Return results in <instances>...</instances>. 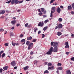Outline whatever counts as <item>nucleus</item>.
Here are the masks:
<instances>
[{"label":"nucleus","instance_id":"obj_41","mask_svg":"<svg viewBox=\"0 0 74 74\" xmlns=\"http://www.w3.org/2000/svg\"><path fill=\"white\" fill-rule=\"evenodd\" d=\"M20 25H21L20 23H18L16 24V26L17 27H18V26H20Z\"/></svg>","mask_w":74,"mask_h":74},{"label":"nucleus","instance_id":"obj_23","mask_svg":"<svg viewBox=\"0 0 74 74\" xmlns=\"http://www.w3.org/2000/svg\"><path fill=\"white\" fill-rule=\"evenodd\" d=\"M10 36H14V33H13V32H11L10 33Z\"/></svg>","mask_w":74,"mask_h":74},{"label":"nucleus","instance_id":"obj_55","mask_svg":"<svg viewBox=\"0 0 74 74\" xmlns=\"http://www.w3.org/2000/svg\"><path fill=\"white\" fill-rule=\"evenodd\" d=\"M43 18H45V17H47V16L46 15H44L43 16Z\"/></svg>","mask_w":74,"mask_h":74},{"label":"nucleus","instance_id":"obj_46","mask_svg":"<svg viewBox=\"0 0 74 74\" xmlns=\"http://www.w3.org/2000/svg\"><path fill=\"white\" fill-rule=\"evenodd\" d=\"M28 25V23H27L25 24V27H27Z\"/></svg>","mask_w":74,"mask_h":74},{"label":"nucleus","instance_id":"obj_21","mask_svg":"<svg viewBox=\"0 0 74 74\" xmlns=\"http://www.w3.org/2000/svg\"><path fill=\"white\" fill-rule=\"evenodd\" d=\"M62 21H63V19L61 18H59L58 19L59 22H62Z\"/></svg>","mask_w":74,"mask_h":74},{"label":"nucleus","instance_id":"obj_52","mask_svg":"<svg viewBox=\"0 0 74 74\" xmlns=\"http://www.w3.org/2000/svg\"><path fill=\"white\" fill-rule=\"evenodd\" d=\"M20 37H21L22 38V37H23V35H22V34H21L20 35Z\"/></svg>","mask_w":74,"mask_h":74},{"label":"nucleus","instance_id":"obj_43","mask_svg":"<svg viewBox=\"0 0 74 74\" xmlns=\"http://www.w3.org/2000/svg\"><path fill=\"white\" fill-rule=\"evenodd\" d=\"M37 61H34V64H37Z\"/></svg>","mask_w":74,"mask_h":74},{"label":"nucleus","instance_id":"obj_25","mask_svg":"<svg viewBox=\"0 0 74 74\" xmlns=\"http://www.w3.org/2000/svg\"><path fill=\"white\" fill-rule=\"evenodd\" d=\"M11 1H11V0H10L8 2H6V3H8V4H10V3H11Z\"/></svg>","mask_w":74,"mask_h":74},{"label":"nucleus","instance_id":"obj_13","mask_svg":"<svg viewBox=\"0 0 74 74\" xmlns=\"http://www.w3.org/2000/svg\"><path fill=\"white\" fill-rule=\"evenodd\" d=\"M66 72V74H71V72L70 71V70H67Z\"/></svg>","mask_w":74,"mask_h":74},{"label":"nucleus","instance_id":"obj_19","mask_svg":"<svg viewBox=\"0 0 74 74\" xmlns=\"http://www.w3.org/2000/svg\"><path fill=\"white\" fill-rule=\"evenodd\" d=\"M25 41H26V40H25V39H22L21 40V42H25Z\"/></svg>","mask_w":74,"mask_h":74},{"label":"nucleus","instance_id":"obj_36","mask_svg":"<svg viewBox=\"0 0 74 74\" xmlns=\"http://www.w3.org/2000/svg\"><path fill=\"white\" fill-rule=\"evenodd\" d=\"M65 45H69V42H65Z\"/></svg>","mask_w":74,"mask_h":74},{"label":"nucleus","instance_id":"obj_16","mask_svg":"<svg viewBox=\"0 0 74 74\" xmlns=\"http://www.w3.org/2000/svg\"><path fill=\"white\" fill-rule=\"evenodd\" d=\"M62 33L60 32H58L57 33V35L58 36H60L61 34H62Z\"/></svg>","mask_w":74,"mask_h":74},{"label":"nucleus","instance_id":"obj_29","mask_svg":"<svg viewBox=\"0 0 74 74\" xmlns=\"http://www.w3.org/2000/svg\"><path fill=\"white\" fill-rule=\"evenodd\" d=\"M44 74H45V73H49V72L48 71V70H46V71H45L44 72Z\"/></svg>","mask_w":74,"mask_h":74},{"label":"nucleus","instance_id":"obj_58","mask_svg":"<svg viewBox=\"0 0 74 74\" xmlns=\"http://www.w3.org/2000/svg\"><path fill=\"white\" fill-rule=\"evenodd\" d=\"M43 14H46V10L44 11V12L43 13Z\"/></svg>","mask_w":74,"mask_h":74},{"label":"nucleus","instance_id":"obj_62","mask_svg":"<svg viewBox=\"0 0 74 74\" xmlns=\"http://www.w3.org/2000/svg\"><path fill=\"white\" fill-rule=\"evenodd\" d=\"M17 12H20V11H21V10H18L17 11Z\"/></svg>","mask_w":74,"mask_h":74},{"label":"nucleus","instance_id":"obj_2","mask_svg":"<svg viewBox=\"0 0 74 74\" xmlns=\"http://www.w3.org/2000/svg\"><path fill=\"white\" fill-rule=\"evenodd\" d=\"M55 10H56V7H53L51 8V13L50 14V17L51 18H52L53 17V14L55 11Z\"/></svg>","mask_w":74,"mask_h":74},{"label":"nucleus","instance_id":"obj_10","mask_svg":"<svg viewBox=\"0 0 74 74\" xmlns=\"http://www.w3.org/2000/svg\"><path fill=\"white\" fill-rule=\"evenodd\" d=\"M63 27V25L62 24H59L58 25V29H61L62 28V27Z\"/></svg>","mask_w":74,"mask_h":74},{"label":"nucleus","instance_id":"obj_32","mask_svg":"<svg viewBox=\"0 0 74 74\" xmlns=\"http://www.w3.org/2000/svg\"><path fill=\"white\" fill-rule=\"evenodd\" d=\"M4 32V29H3L2 28H1L0 29V32Z\"/></svg>","mask_w":74,"mask_h":74},{"label":"nucleus","instance_id":"obj_22","mask_svg":"<svg viewBox=\"0 0 74 74\" xmlns=\"http://www.w3.org/2000/svg\"><path fill=\"white\" fill-rule=\"evenodd\" d=\"M34 32L35 33H36V31H37V30H38V29H37V28H34Z\"/></svg>","mask_w":74,"mask_h":74},{"label":"nucleus","instance_id":"obj_42","mask_svg":"<svg viewBox=\"0 0 74 74\" xmlns=\"http://www.w3.org/2000/svg\"><path fill=\"white\" fill-rule=\"evenodd\" d=\"M42 38H44V37H45V35L44 34H42Z\"/></svg>","mask_w":74,"mask_h":74},{"label":"nucleus","instance_id":"obj_18","mask_svg":"<svg viewBox=\"0 0 74 74\" xmlns=\"http://www.w3.org/2000/svg\"><path fill=\"white\" fill-rule=\"evenodd\" d=\"M63 69V67H60L58 68V70H62Z\"/></svg>","mask_w":74,"mask_h":74},{"label":"nucleus","instance_id":"obj_26","mask_svg":"<svg viewBox=\"0 0 74 74\" xmlns=\"http://www.w3.org/2000/svg\"><path fill=\"white\" fill-rule=\"evenodd\" d=\"M5 11L4 10H3L2 11V12H1V14H2V15H3V14H4V13H5Z\"/></svg>","mask_w":74,"mask_h":74},{"label":"nucleus","instance_id":"obj_1","mask_svg":"<svg viewBox=\"0 0 74 74\" xmlns=\"http://www.w3.org/2000/svg\"><path fill=\"white\" fill-rule=\"evenodd\" d=\"M51 46H53L54 47L53 50V52H58V43L57 42H51Z\"/></svg>","mask_w":74,"mask_h":74},{"label":"nucleus","instance_id":"obj_50","mask_svg":"<svg viewBox=\"0 0 74 74\" xmlns=\"http://www.w3.org/2000/svg\"><path fill=\"white\" fill-rule=\"evenodd\" d=\"M14 28H15V27H12V28L11 29L12 30H14Z\"/></svg>","mask_w":74,"mask_h":74},{"label":"nucleus","instance_id":"obj_49","mask_svg":"<svg viewBox=\"0 0 74 74\" xmlns=\"http://www.w3.org/2000/svg\"><path fill=\"white\" fill-rule=\"evenodd\" d=\"M33 52L32 51H31L30 53V54L31 55H33Z\"/></svg>","mask_w":74,"mask_h":74},{"label":"nucleus","instance_id":"obj_8","mask_svg":"<svg viewBox=\"0 0 74 74\" xmlns=\"http://www.w3.org/2000/svg\"><path fill=\"white\" fill-rule=\"evenodd\" d=\"M10 64L11 66L14 67V66H15V65H16V63H15V61H13L10 63Z\"/></svg>","mask_w":74,"mask_h":74},{"label":"nucleus","instance_id":"obj_6","mask_svg":"<svg viewBox=\"0 0 74 74\" xmlns=\"http://www.w3.org/2000/svg\"><path fill=\"white\" fill-rule=\"evenodd\" d=\"M33 47V43H31L29 45L28 48V50H30Z\"/></svg>","mask_w":74,"mask_h":74},{"label":"nucleus","instance_id":"obj_64","mask_svg":"<svg viewBox=\"0 0 74 74\" xmlns=\"http://www.w3.org/2000/svg\"><path fill=\"white\" fill-rule=\"evenodd\" d=\"M58 26H57L55 28V29H58Z\"/></svg>","mask_w":74,"mask_h":74},{"label":"nucleus","instance_id":"obj_37","mask_svg":"<svg viewBox=\"0 0 74 74\" xmlns=\"http://www.w3.org/2000/svg\"><path fill=\"white\" fill-rule=\"evenodd\" d=\"M55 1V0H51L50 1V4H51L52 3H53V1Z\"/></svg>","mask_w":74,"mask_h":74},{"label":"nucleus","instance_id":"obj_60","mask_svg":"<svg viewBox=\"0 0 74 74\" xmlns=\"http://www.w3.org/2000/svg\"><path fill=\"white\" fill-rule=\"evenodd\" d=\"M38 11L39 12H41V10H40V9H39L38 10Z\"/></svg>","mask_w":74,"mask_h":74},{"label":"nucleus","instance_id":"obj_9","mask_svg":"<svg viewBox=\"0 0 74 74\" xmlns=\"http://www.w3.org/2000/svg\"><path fill=\"white\" fill-rule=\"evenodd\" d=\"M57 12H58L59 14H60V11H61V9H60V8L59 7H58L57 8Z\"/></svg>","mask_w":74,"mask_h":74},{"label":"nucleus","instance_id":"obj_7","mask_svg":"<svg viewBox=\"0 0 74 74\" xmlns=\"http://www.w3.org/2000/svg\"><path fill=\"white\" fill-rule=\"evenodd\" d=\"M44 22L43 21L42 22H40L38 24V26H40V27H42L44 26Z\"/></svg>","mask_w":74,"mask_h":74},{"label":"nucleus","instance_id":"obj_24","mask_svg":"<svg viewBox=\"0 0 74 74\" xmlns=\"http://www.w3.org/2000/svg\"><path fill=\"white\" fill-rule=\"evenodd\" d=\"M41 10L42 12H43L44 11V10H45V9H44V8H41Z\"/></svg>","mask_w":74,"mask_h":74},{"label":"nucleus","instance_id":"obj_39","mask_svg":"<svg viewBox=\"0 0 74 74\" xmlns=\"http://www.w3.org/2000/svg\"><path fill=\"white\" fill-rule=\"evenodd\" d=\"M71 14H72V15H74V12L73 11H71Z\"/></svg>","mask_w":74,"mask_h":74},{"label":"nucleus","instance_id":"obj_54","mask_svg":"<svg viewBox=\"0 0 74 74\" xmlns=\"http://www.w3.org/2000/svg\"><path fill=\"white\" fill-rule=\"evenodd\" d=\"M22 1H20L18 3H19V4H21V3H22Z\"/></svg>","mask_w":74,"mask_h":74},{"label":"nucleus","instance_id":"obj_61","mask_svg":"<svg viewBox=\"0 0 74 74\" xmlns=\"http://www.w3.org/2000/svg\"><path fill=\"white\" fill-rule=\"evenodd\" d=\"M60 8H62L63 9L64 8V7H63V6H60Z\"/></svg>","mask_w":74,"mask_h":74},{"label":"nucleus","instance_id":"obj_34","mask_svg":"<svg viewBox=\"0 0 74 74\" xmlns=\"http://www.w3.org/2000/svg\"><path fill=\"white\" fill-rule=\"evenodd\" d=\"M49 22V20H45L44 22L45 23H47V22Z\"/></svg>","mask_w":74,"mask_h":74},{"label":"nucleus","instance_id":"obj_35","mask_svg":"<svg viewBox=\"0 0 74 74\" xmlns=\"http://www.w3.org/2000/svg\"><path fill=\"white\" fill-rule=\"evenodd\" d=\"M38 15H39V16H41V15H42V13L41 12H40L38 14Z\"/></svg>","mask_w":74,"mask_h":74},{"label":"nucleus","instance_id":"obj_27","mask_svg":"<svg viewBox=\"0 0 74 74\" xmlns=\"http://www.w3.org/2000/svg\"><path fill=\"white\" fill-rule=\"evenodd\" d=\"M12 44L13 46H15V45H16V43H13V42H12Z\"/></svg>","mask_w":74,"mask_h":74},{"label":"nucleus","instance_id":"obj_33","mask_svg":"<svg viewBox=\"0 0 74 74\" xmlns=\"http://www.w3.org/2000/svg\"><path fill=\"white\" fill-rule=\"evenodd\" d=\"M4 45L5 47H7V46H8V44L7 43L5 44Z\"/></svg>","mask_w":74,"mask_h":74},{"label":"nucleus","instance_id":"obj_38","mask_svg":"<svg viewBox=\"0 0 74 74\" xmlns=\"http://www.w3.org/2000/svg\"><path fill=\"white\" fill-rule=\"evenodd\" d=\"M65 48H69V45H66L65 47Z\"/></svg>","mask_w":74,"mask_h":74},{"label":"nucleus","instance_id":"obj_51","mask_svg":"<svg viewBox=\"0 0 74 74\" xmlns=\"http://www.w3.org/2000/svg\"><path fill=\"white\" fill-rule=\"evenodd\" d=\"M7 31H5L4 32V34H6L7 33Z\"/></svg>","mask_w":74,"mask_h":74},{"label":"nucleus","instance_id":"obj_5","mask_svg":"<svg viewBox=\"0 0 74 74\" xmlns=\"http://www.w3.org/2000/svg\"><path fill=\"white\" fill-rule=\"evenodd\" d=\"M19 3V1L18 0H12L11 2V4H17Z\"/></svg>","mask_w":74,"mask_h":74},{"label":"nucleus","instance_id":"obj_11","mask_svg":"<svg viewBox=\"0 0 74 74\" xmlns=\"http://www.w3.org/2000/svg\"><path fill=\"white\" fill-rule=\"evenodd\" d=\"M68 9L69 11H71L72 10V7L71 5H69L68 7Z\"/></svg>","mask_w":74,"mask_h":74},{"label":"nucleus","instance_id":"obj_45","mask_svg":"<svg viewBox=\"0 0 74 74\" xmlns=\"http://www.w3.org/2000/svg\"><path fill=\"white\" fill-rule=\"evenodd\" d=\"M3 72V69H0V73H2Z\"/></svg>","mask_w":74,"mask_h":74},{"label":"nucleus","instance_id":"obj_40","mask_svg":"<svg viewBox=\"0 0 74 74\" xmlns=\"http://www.w3.org/2000/svg\"><path fill=\"white\" fill-rule=\"evenodd\" d=\"M71 60H73V61H74V57H73L71 58Z\"/></svg>","mask_w":74,"mask_h":74},{"label":"nucleus","instance_id":"obj_59","mask_svg":"<svg viewBox=\"0 0 74 74\" xmlns=\"http://www.w3.org/2000/svg\"><path fill=\"white\" fill-rule=\"evenodd\" d=\"M66 55H69V52H66Z\"/></svg>","mask_w":74,"mask_h":74},{"label":"nucleus","instance_id":"obj_44","mask_svg":"<svg viewBox=\"0 0 74 74\" xmlns=\"http://www.w3.org/2000/svg\"><path fill=\"white\" fill-rule=\"evenodd\" d=\"M72 8L74 9V3H73L72 5Z\"/></svg>","mask_w":74,"mask_h":74},{"label":"nucleus","instance_id":"obj_30","mask_svg":"<svg viewBox=\"0 0 74 74\" xmlns=\"http://www.w3.org/2000/svg\"><path fill=\"white\" fill-rule=\"evenodd\" d=\"M57 65L58 66H62V64L60 63H58Z\"/></svg>","mask_w":74,"mask_h":74},{"label":"nucleus","instance_id":"obj_57","mask_svg":"<svg viewBox=\"0 0 74 74\" xmlns=\"http://www.w3.org/2000/svg\"><path fill=\"white\" fill-rule=\"evenodd\" d=\"M50 67L51 68V69H53L54 67L53 66H52V67Z\"/></svg>","mask_w":74,"mask_h":74},{"label":"nucleus","instance_id":"obj_31","mask_svg":"<svg viewBox=\"0 0 74 74\" xmlns=\"http://www.w3.org/2000/svg\"><path fill=\"white\" fill-rule=\"evenodd\" d=\"M29 43L30 42L29 41H27L26 43V44L27 45H28Z\"/></svg>","mask_w":74,"mask_h":74},{"label":"nucleus","instance_id":"obj_63","mask_svg":"<svg viewBox=\"0 0 74 74\" xmlns=\"http://www.w3.org/2000/svg\"><path fill=\"white\" fill-rule=\"evenodd\" d=\"M13 19H14V20H15V19H16V18H15V17H14L13 18Z\"/></svg>","mask_w":74,"mask_h":74},{"label":"nucleus","instance_id":"obj_56","mask_svg":"<svg viewBox=\"0 0 74 74\" xmlns=\"http://www.w3.org/2000/svg\"><path fill=\"white\" fill-rule=\"evenodd\" d=\"M41 32L40 31H39L38 32V34H40V33H41Z\"/></svg>","mask_w":74,"mask_h":74},{"label":"nucleus","instance_id":"obj_17","mask_svg":"<svg viewBox=\"0 0 74 74\" xmlns=\"http://www.w3.org/2000/svg\"><path fill=\"white\" fill-rule=\"evenodd\" d=\"M24 70H27L28 69H29V66H26L25 67H24L23 68Z\"/></svg>","mask_w":74,"mask_h":74},{"label":"nucleus","instance_id":"obj_53","mask_svg":"<svg viewBox=\"0 0 74 74\" xmlns=\"http://www.w3.org/2000/svg\"><path fill=\"white\" fill-rule=\"evenodd\" d=\"M14 69L15 70L16 69H17V66H15V67H14Z\"/></svg>","mask_w":74,"mask_h":74},{"label":"nucleus","instance_id":"obj_28","mask_svg":"<svg viewBox=\"0 0 74 74\" xmlns=\"http://www.w3.org/2000/svg\"><path fill=\"white\" fill-rule=\"evenodd\" d=\"M48 66H52V64L51 63H49L48 64Z\"/></svg>","mask_w":74,"mask_h":74},{"label":"nucleus","instance_id":"obj_14","mask_svg":"<svg viewBox=\"0 0 74 74\" xmlns=\"http://www.w3.org/2000/svg\"><path fill=\"white\" fill-rule=\"evenodd\" d=\"M16 23V21L14 20L12 21L11 23L12 25H15Z\"/></svg>","mask_w":74,"mask_h":74},{"label":"nucleus","instance_id":"obj_48","mask_svg":"<svg viewBox=\"0 0 74 74\" xmlns=\"http://www.w3.org/2000/svg\"><path fill=\"white\" fill-rule=\"evenodd\" d=\"M48 70H52V69H51V68L49 67H48Z\"/></svg>","mask_w":74,"mask_h":74},{"label":"nucleus","instance_id":"obj_12","mask_svg":"<svg viewBox=\"0 0 74 74\" xmlns=\"http://www.w3.org/2000/svg\"><path fill=\"white\" fill-rule=\"evenodd\" d=\"M32 38H32V37L31 36H30L29 37H27V41H29V40H32Z\"/></svg>","mask_w":74,"mask_h":74},{"label":"nucleus","instance_id":"obj_20","mask_svg":"<svg viewBox=\"0 0 74 74\" xmlns=\"http://www.w3.org/2000/svg\"><path fill=\"white\" fill-rule=\"evenodd\" d=\"M47 29H48V27H45L43 29V30L44 31H45L46 30H47Z\"/></svg>","mask_w":74,"mask_h":74},{"label":"nucleus","instance_id":"obj_4","mask_svg":"<svg viewBox=\"0 0 74 74\" xmlns=\"http://www.w3.org/2000/svg\"><path fill=\"white\" fill-rule=\"evenodd\" d=\"M4 52V51L2 50L0 52V58L2 57L3 58L5 56V54L4 53L3 54L1 55V54Z\"/></svg>","mask_w":74,"mask_h":74},{"label":"nucleus","instance_id":"obj_15","mask_svg":"<svg viewBox=\"0 0 74 74\" xmlns=\"http://www.w3.org/2000/svg\"><path fill=\"white\" fill-rule=\"evenodd\" d=\"M8 68V66H6L3 67V69L4 70H7Z\"/></svg>","mask_w":74,"mask_h":74},{"label":"nucleus","instance_id":"obj_3","mask_svg":"<svg viewBox=\"0 0 74 74\" xmlns=\"http://www.w3.org/2000/svg\"><path fill=\"white\" fill-rule=\"evenodd\" d=\"M53 48L52 47H51L50 48L49 51L47 52L46 53V55H51L52 53V51H53Z\"/></svg>","mask_w":74,"mask_h":74},{"label":"nucleus","instance_id":"obj_47","mask_svg":"<svg viewBox=\"0 0 74 74\" xmlns=\"http://www.w3.org/2000/svg\"><path fill=\"white\" fill-rule=\"evenodd\" d=\"M36 40L34 39L32 41V42H36Z\"/></svg>","mask_w":74,"mask_h":74}]
</instances>
